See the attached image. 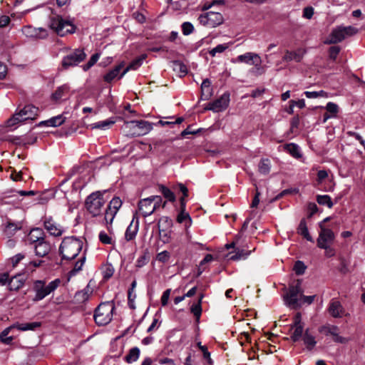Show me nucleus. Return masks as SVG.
Instances as JSON below:
<instances>
[{
  "label": "nucleus",
  "instance_id": "a18cd8bd",
  "mask_svg": "<svg viewBox=\"0 0 365 365\" xmlns=\"http://www.w3.org/2000/svg\"><path fill=\"white\" fill-rule=\"evenodd\" d=\"M202 296L200 298L197 304H194L191 307V312L196 317L197 320H199L201 313H202V307H201V300Z\"/></svg>",
  "mask_w": 365,
  "mask_h": 365
},
{
  "label": "nucleus",
  "instance_id": "72a5a7b5",
  "mask_svg": "<svg viewBox=\"0 0 365 365\" xmlns=\"http://www.w3.org/2000/svg\"><path fill=\"white\" fill-rule=\"evenodd\" d=\"M21 224L20 222H9L5 227L4 232L8 236H12L17 230L21 229Z\"/></svg>",
  "mask_w": 365,
  "mask_h": 365
},
{
  "label": "nucleus",
  "instance_id": "8fccbe9b",
  "mask_svg": "<svg viewBox=\"0 0 365 365\" xmlns=\"http://www.w3.org/2000/svg\"><path fill=\"white\" fill-rule=\"evenodd\" d=\"M99 58H100L99 53H94L91 57V58L89 59L88 63L86 64L83 65V70L87 71L89 68H91L98 61Z\"/></svg>",
  "mask_w": 365,
  "mask_h": 365
},
{
  "label": "nucleus",
  "instance_id": "0e129e2a",
  "mask_svg": "<svg viewBox=\"0 0 365 365\" xmlns=\"http://www.w3.org/2000/svg\"><path fill=\"white\" fill-rule=\"evenodd\" d=\"M314 298H315V295H312V296H304V295L302 294V298H301V301L299 302L300 305H301L302 304H311L314 302Z\"/></svg>",
  "mask_w": 365,
  "mask_h": 365
},
{
  "label": "nucleus",
  "instance_id": "c756f323",
  "mask_svg": "<svg viewBox=\"0 0 365 365\" xmlns=\"http://www.w3.org/2000/svg\"><path fill=\"white\" fill-rule=\"evenodd\" d=\"M14 327L20 331H28V330H35L36 329L40 327L41 326V323L39 322H34L31 323H24L19 324L16 323L14 324Z\"/></svg>",
  "mask_w": 365,
  "mask_h": 365
},
{
  "label": "nucleus",
  "instance_id": "ddd939ff",
  "mask_svg": "<svg viewBox=\"0 0 365 365\" xmlns=\"http://www.w3.org/2000/svg\"><path fill=\"white\" fill-rule=\"evenodd\" d=\"M43 226L46 231L53 236L59 237L63 235L64 227L56 222L51 216H45L43 219Z\"/></svg>",
  "mask_w": 365,
  "mask_h": 365
},
{
  "label": "nucleus",
  "instance_id": "cd10ccee",
  "mask_svg": "<svg viewBox=\"0 0 365 365\" xmlns=\"http://www.w3.org/2000/svg\"><path fill=\"white\" fill-rule=\"evenodd\" d=\"M297 233L304 237L309 242H313V238L309 235L307 222L304 219H302L297 228Z\"/></svg>",
  "mask_w": 365,
  "mask_h": 365
},
{
  "label": "nucleus",
  "instance_id": "6ab92c4d",
  "mask_svg": "<svg viewBox=\"0 0 365 365\" xmlns=\"http://www.w3.org/2000/svg\"><path fill=\"white\" fill-rule=\"evenodd\" d=\"M44 240V232L41 228H34L29 233L26 241L29 244H37Z\"/></svg>",
  "mask_w": 365,
  "mask_h": 365
},
{
  "label": "nucleus",
  "instance_id": "e2e57ef3",
  "mask_svg": "<svg viewBox=\"0 0 365 365\" xmlns=\"http://www.w3.org/2000/svg\"><path fill=\"white\" fill-rule=\"evenodd\" d=\"M24 257V255L19 253L11 258V262L13 267H16Z\"/></svg>",
  "mask_w": 365,
  "mask_h": 365
},
{
  "label": "nucleus",
  "instance_id": "4be33fe9",
  "mask_svg": "<svg viewBox=\"0 0 365 365\" xmlns=\"http://www.w3.org/2000/svg\"><path fill=\"white\" fill-rule=\"evenodd\" d=\"M66 118L63 115H58L48 120L41 121L38 126L58 127L65 122Z\"/></svg>",
  "mask_w": 365,
  "mask_h": 365
},
{
  "label": "nucleus",
  "instance_id": "393cba45",
  "mask_svg": "<svg viewBox=\"0 0 365 365\" xmlns=\"http://www.w3.org/2000/svg\"><path fill=\"white\" fill-rule=\"evenodd\" d=\"M34 249L37 256L44 257L50 252L51 247L47 242L43 240L35 244Z\"/></svg>",
  "mask_w": 365,
  "mask_h": 365
},
{
  "label": "nucleus",
  "instance_id": "de8ad7c7",
  "mask_svg": "<svg viewBox=\"0 0 365 365\" xmlns=\"http://www.w3.org/2000/svg\"><path fill=\"white\" fill-rule=\"evenodd\" d=\"M23 34L29 38H36L38 36V31L35 28L30 26H24L22 29Z\"/></svg>",
  "mask_w": 365,
  "mask_h": 365
},
{
  "label": "nucleus",
  "instance_id": "a19ab883",
  "mask_svg": "<svg viewBox=\"0 0 365 365\" xmlns=\"http://www.w3.org/2000/svg\"><path fill=\"white\" fill-rule=\"evenodd\" d=\"M317 201L319 205H326L329 208H331L334 205L331 198L327 195H318L317 197Z\"/></svg>",
  "mask_w": 365,
  "mask_h": 365
},
{
  "label": "nucleus",
  "instance_id": "a211bd4d",
  "mask_svg": "<svg viewBox=\"0 0 365 365\" xmlns=\"http://www.w3.org/2000/svg\"><path fill=\"white\" fill-rule=\"evenodd\" d=\"M327 310L334 318H341L346 314L345 309L341 302L335 299L330 301Z\"/></svg>",
  "mask_w": 365,
  "mask_h": 365
},
{
  "label": "nucleus",
  "instance_id": "4d7b16f0",
  "mask_svg": "<svg viewBox=\"0 0 365 365\" xmlns=\"http://www.w3.org/2000/svg\"><path fill=\"white\" fill-rule=\"evenodd\" d=\"M85 257H82L79 261L76 262L73 269L70 272L71 275H75L78 271L81 270L84 264Z\"/></svg>",
  "mask_w": 365,
  "mask_h": 365
},
{
  "label": "nucleus",
  "instance_id": "4468645a",
  "mask_svg": "<svg viewBox=\"0 0 365 365\" xmlns=\"http://www.w3.org/2000/svg\"><path fill=\"white\" fill-rule=\"evenodd\" d=\"M335 239V235L331 229H328L320 225V231L317 242L319 248H326L327 245H331Z\"/></svg>",
  "mask_w": 365,
  "mask_h": 365
},
{
  "label": "nucleus",
  "instance_id": "20e7f679",
  "mask_svg": "<svg viewBox=\"0 0 365 365\" xmlns=\"http://www.w3.org/2000/svg\"><path fill=\"white\" fill-rule=\"evenodd\" d=\"M50 27L61 36H64L68 34H73L76 31V26L71 21L63 19L58 15L51 17Z\"/></svg>",
  "mask_w": 365,
  "mask_h": 365
},
{
  "label": "nucleus",
  "instance_id": "f3484780",
  "mask_svg": "<svg viewBox=\"0 0 365 365\" xmlns=\"http://www.w3.org/2000/svg\"><path fill=\"white\" fill-rule=\"evenodd\" d=\"M171 221L168 217H164L160 219L158 222L159 237L163 243H168L170 240V232L167 230L170 227Z\"/></svg>",
  "mask_w": 365,
  "mask_h": 365
},
{
  "label": "nucleus",
  "instance_id": "c85d7f7f",
  "mask_svg": "<svg viewBox=\"0 0 365 365\" xmlns=\"http://www.w3.org/2000/svg\"><path fill=\"white\" fill-rule=\"evenodd\" d=\"M145 58V56H141L140 57L133 60L121 73L119 76V78H121L128 71L130 70H136L142 64L143 61Z\"/></svg>",
  "mask_w": 365,
  "mask_h": 365
},
{
  "label": "nucleus",
  "instance_id": "f8f14e48",
  "mask_svg": "<svg viewBox=\"0 0 365 365\" xmlns=\"http://www.w3.org/2000/svg\"><path fill=\"white\" fill-rule=\"evenodd\" d=\"M122 206L121 200L118 197H113L109 202L108 207L105 210L104 212V218L103 220L105 222L108 224H112L115 216L118 212L119 209Z\"/></svg>",
  "mask_w": 365,
  "mask_h": 365
},
{
  "label": "nucleus",
  "instance_id": "ea45409f",
  "mask_svg": "<svg viewBox=\"0 0 365 365\" xmlns=\"http://www.w3.org/2000/svg\"><path fill=\"white\" fill-rule=\"evenodd\" d=\"M24 285V282L19 279V277H12L9 282V287L10 290H18Z\"/></svg>",
  "mask_w": 365,
  "mask_h": 365
},
{
  "label": "nucleus",
  "instance_id": "864d4df0",
  "mask_svg": "<svg viewBox=\"0 0 365 365\" xmlns=\"http://www.w3.org/2000/svg\"><path fill=\"white\" fill-rule=\"evenodd\" d=\"M306 266L302 261H297L294 265V271L298 275L304 274Z\"/></svg>",
  "mask_w": 365,
  "mask_h": 365
},
{
  "label": "nucleus",
  "instance_id": "13d9d810",
  "mask_svg": "<svg viewBox=\"0 0 365 365\" xmlns=\"http://www.w3.org/2000/svg\"><path fill=\"white\" fill-rule=\"evenodd\" d=\"M100 241L105 245H110L112 243L111 237L105 232H101L99 234Z\"/></svg>",
  "mask_w": 365,
  "mask_h": 365
},
{
  "label": "nucleus",
  "instance_id": "7ed1b4c3",
  "mask_svg": "<svg viewBox=\"0 0 365 365\" xmlns=\"http://www.w3.org/2000/svg\"><path fill=\"white\" fill-rule=\"evenodd\" d=\"M106 200L103 197V193L101 191H96L89 195L85 202V206L87 211L93 216L98 217L103 214Z\"/></svg>",
  "mask_w": 365,
  "mask_h": 365
},
{
  "label": "nucleus",
  "instance_id": "052dcab7",
  "mask_svg": "<svg viewBox=\"0 0 365 365\" xmlns=\"http://www.w3.org/2000/svg\"><path fill=\"white\" fill-rule=\"evenodd\" d=\"M329 176V173L327 170H321L317 173V181L318 184L322 183V182Z\"/></svg>",
  "mask_w": 365,
  "mask_h": 365
},
{
  "label": "nucleus",
  "instance_id": "79ce46f5",
  "mask_svg": "<svg viewBox=\"0 0 365 365\" xmlns=\"http://www.w3.org/2000/svg\"><path fill=\"white\" fill-rule=\"evenodd\" d=\"M292 329L293 330V333L291 336L292 339L294 341H297L299 340V339L301 338L302 333H303L304 326L303 325H294Z\"/></svg>",
  "mask_w": 365,
  "mask_h": 365
},
{
  "label": "nucleus",
  "instance_id": "49530a36",
  "mask_svg": "<svg viewBox=\"0 0 365 365\" xmlns=\"http://www.w3.org/2000/svg\"><path fill=\"white\" fill-rule=\"evenodd\" d=\"M178 222L180 223L185 222V226L190 225L191 219L189 215L185 212V210L181 208V212L178 215Z\"/></svg>",
  "mask_w": 365,
  "mask_h": 365
},
{
  "label": "nucleus",
  "instance_id": "b1692460",
  "mask_svg": "<svg viewBox=\"0 0 365 365\" xmlns=\"http://www.w3.org/2000/svg\"><path fill=\"white\" fill-rule=\"evenodd\" d=\"M255 250V247H253L250 250H245L242 248H240L239 247L235 248V254L232 255L230 257V259L231 260L237 261L241 259H245L248 257V256L251 254L252 251Z\"/></svg>",
  "mask_w": 365,
  "mask_h": 365
},
{
  "label": "nucleus",
  "instance_id": "f03ea898",
  "mask_svg": "<svg viewBox=\"0 0 365 365\" xmlns=\"http://www.w3.org/2000/svg\"><path fill=\"white\" fill-rule=\"evenodd\" d=\"M61 284V280L58 278L50 282L48 284L45 280H36L34 282L33 289L35 292L34 300L41 301L53 293Z\"/></svg>",
  "mask_w": 365,
  "mask_h": 365
},
{
  "label": "nucleus",
  "instance_id": "2f4dec72",
  "mask_svg": "<svg viewBox=\"0 0 365 365\" xmlns=\"http://www.w3.org/2000/svg\"><path fill=\"white\" fill-rule=\"evenodd\" d=\"M115 123V120L113 118H109L93 123L91 125V127L92 129L106 130L110 128Z\"/></svg>",
  "mask_w": 365,
  "mask_h": 365
},
{
  "label": "nucleus",
  "instance_id": "f704fd0d",
  "mask_svg": "<svg viewBox=\"0 0 365 365\" xmlns=\"http://www.w3.org/2000/svg\"><path fill=\"white\" fill-rule=\"evenodd\" d=\"M202 96L205 97V99H207L212 93L211 82L209 79H205L201 84Z\"/></svg>",
  "mask_w": 365,
  "mask_h": 365
},
{
  "label": "nucleus",
  "instance_id": "bf43d9fd",
  "mask_svg": "<svg viewBox=\"0 0 365 365\" xmlns=\"http://www.w3.org/2000/svg\"><path fill=\"white\" fill-rule=\"evenodd\" d=\"M339 52H340L339 46H334L330 47L329 51L330 58H331L332 60H336Z\"/></svg>",
  "mask_w": 365,
  "mask_h": 365
},
{
  "label": "nucleus",
  "instance_id": "69168bd1",
  "mask_svg": "<svg viewBox=\"0 0 365 365\" xmlns=\"http://www.w3.org/2000/svg\"><path fill=\"white\" fill-rule=\"evenodd\" d=\"M160 324V322H159L158 318L156 317V316L154 317L152 324L150 325V327L148 328L147 331L151 332L154 329H156L159 327Z\"/></svg>",
  "mask_w": 365,
  "mask_h": 365
},
{
  "label": "nucleus",
  "instance_id": "680f3d73",
  "mask_svg": "<svg viewBox=\"0 0 365 365\" xmlns=\"http://www.w3.org/2000/svg\"><path fill=\"white\" fill-rule=\"evenodd\" d=\"M290 109L292 110L294 106H297L299 108H304L305 107V101L304 99H299L298 101L292 100L289 101Z\"/></svg>",
  "mask_w": 365,
  "mask_h": 365
},
{
  "label": "nucleus",
  "instance_id": "c03bdc74",
  "mask_svg": "<svg viewBox=\"0 0 365 365\" xmlns=\"http://www.w3.org/2000/svg\"><path fill=\"white\" fill-rule=\"evenodd\" d=\"M160 191L163 195V196L169 201L174 202L175 200V197L174 193L167 187L164 185L160 186Z\"/></svg>",
  "mask_w": 365,
  "mask_h": 365
},
{
  "label": "nucleus",
  "instance_id": "bb28decb",
  "mask_svg": "<svg viewBox=\"0 0 365 365\" xmlns=\"http://www.w3.org/2000/svg\"><path fill=\"white\" fill-rule=\"evenodd\" d=\"M138 231V222L137 221L135 224L133 220L130 222L129 226L127 227L125 232V238L127 241H131L134 240Z\"/></svg>",
  "mask_w": 365,
  "mask_h": 365
},
{
  "label": "nucleus",
  "instance_id": "0eeeda50",
  "mask_svg": "<svg viewBox=\"0 0 365 365\" xmlns=\"http://www.w3.org/2000/svg\"><path fill=\"white\" fill-rule=\"evenodd\" d=\"M38 113V108L33 105L25 106L19 113H15L12 118L7 121L8 126H14L19 122L26 120L35 119Z\"/></svg>",
  "mask_w": 365,
  "mask_h": 365
},
{
  "label": "nucleus",
  "instance_id": "338daca9",
  "mask_svg": "<svg viewBox=\"0 0 365 365\" xmlns=\"http://www.w3.org/2000/svg\"><path fill=\"white\" fill-rule=\"evenodd\" d=\"M170 294V289L165 290L161 297V304L163 306H166L168 304L169 297Z\"/></svg>",
  "mask_w": 365,
  "mask_h": 365
},
{
  "label": "nucleus",
  "instance_id": "c9c22d12",
  "mask_svg": "<svg viewBox=\"0 0 365 365\" xmlns=\"http://www.w3.org/2000/svg\"><path fill=\"white\" fill-rule=\"evenodd\" d=\"M140 356V349L138 347L132 348L128 354L125 356V359L126 362L133 363L136 361Z\"/></svg>",
  "mask_w": 365,
  "mask_h": 365
},
{
  "label": "nucleus",
  "instance_id": "473e14b6",
  "mask_svg": "<svg viewBox=\"0 0 365 365\" xmlns=\"http://www.w3.org/2000/svg\"><path fill=\"white\" fill-rule=\"evenodd\" d=\"M69 91V87L67 85L59 86L55 92L51 95V99L56 102L60 101L66 93Z\"/></svg>",
  "mask_w": 365,
  "mask_h": 365
},
{
  "label": "nucleus",
  "instance_id": "4c0bfd02",
  "mask_svg": "<svg viewBox=\"0 0 365 365\" xmlns=\"http://www.w3.org/2000/svg\"><path fill=\"white\" fill-rule=\"evenodd\" d=\"M15 328L14 324L6 328L1 334H0V339L1 341L6 344H10L13 341L14 338L12 336H8L10 331Z\"/></svg>",
  "mask_w": 365,
  "mask_h": 365
},
{
  "label": "nucleus",
  "instance_id": "09e8293b",
  "mask_svg": "<svg viewBox=\"0 0 365 365\" xmlns=\"http://www.w3.org/2000/svg\"><path fill=\"white\" fill-rule=\"evenodd\" d=\"M180 190L182 193V197L180 198V207L182 210H185V198L187 197L188 195V190L187 188L184 185L180 184Z\"/></svg>",
  "mask_w": 365,
  "mask_h": 365
},
{
  "label": "nucleus",
  "instance_id": "412c9836",
  "mask_svg": "<svg viewBox=\"0 0 365 365\" xmlns=\"http://www.w3.org/2000/svg\"><path fill=\"white\" fill-rule=\"evenodd\" d=\"M130 123L134 125L135 128L139 129V131L137 133L138 135H145L153 128L152 124L145 120H132Z\"/></svg>",
  "mask_w": 365,
  "mask_h": 365
},
{
  "label": "nucleus",
  "instance_id": "9b49d317",
  "mask_svg": "<svg viewBox=\"0 0 365 365\" xmlns=\"http://www.w3.org/2000/svg\"><path fill=\"white\" fill-rule=\"evenodd\" d=\"M86 57V54L82 49H75L73 51L64 56L62 60V66L67 68L71 66H77Z\"/></svg>",
  "mask_w": 365,
  "mask_h": 365
},
{
  "label": "nucleus",
  "instance_id": "3c124183",
  "mask_svg": "<svg viewBox=\"0 0 365 365\" xmlns=\"http://www.w3.org/2000/svg\"><path fill=\"white\" fill-rule=\"evenodd\" d=\"M228 48L227 44H219L212 50L210 51L209 53L212 56H215L216 53H223Z\"/></svg>",
  "mask_w": 365,
  "mask_h": 365
},
{
  "label": "nucleus",
  "instance_id": "dca6fc26",
  "mask_svg": "<svg viewBox=\"0 0 365 365\" xmlns=\"http://www.w3.org/2000/svg\"><path fill=\"white\" fill-rule=\"evenodd\" d=\"M319 331L326 336H333V340L337 343H346L347 340L339 336V329L336 325L325 324L319 327Z\"/></svg>",
  "mask_w": 365,
  "mask_h": 365
},
{
  "label": "nucleus",
  "instance_id": "603ef678",
  "mask_svg": "<svg viewBox=\"0 0 365 365\" xmlns=\"http://www.w3.org/2000/svg\"><path fill=\"white\" fill-rule=\"evenodd\" d=\"M326 109L328 113H330L331 116L335 117L339 111V106L332 102H329L326 106Z\"/></svg>",
  "mask_w": 365,
  "mask_h": 365
},
{
  "label": "nucleus",
  "instance_id": "aec40b11",
  "mask_svg": "<svg viewBox=\"0 0 365 365\" xmlns=\"http://www.w3.org/2000/svg\"><path fill=\"white\" fill-rule=\"evenodd\" d=\"M260 58V56L255 53L247 52L240 55L233 62L245 63L249 65L255 64V62Z\"/></svg>",
  "mask_w": 365,
  "mask_h": 365
},
{
  "label": "nucleus",
  "instance_id": "39448f33",
  "mask_svg": "<svg viewBox=\"0 0 365 365\" xmlns=\"http://www.w3.org/2000/svg\"><path fill=\"white\" fill-rule=\"evenodd\" d=\"M165 202L162 204V198L158 195H153L144 198L138 202V211L143 217L152 215L160 207H164Z\"/></svg>",
  "mask_w": 365,
  "mask_h": 365
},
{
  "label": "nucleus",
  "instance_id": "e433bc0d",
  "mask_svg": "<svg viewBox=\"0 0 365 365\" xmlns=\"http://www.w3.org/2000/svg\"><path fill=\"white\" fill-rule=\"evenodd\" d=\"M261 58L258 59L255 64H253L254 68L250 70V73L255 76H261L265 73V68L261 66Z\"/></svg>",
  "mask_w": 365,
  "mask_h": 365
},
{
  "label": "nucleus",
  "instance_id": "5701e85b",
  "mask_svg": "<svg viewBox=\"0 0 365 365\" xmlns=\"http://www.w3.org/2000/svg\"><path fill=\"white\" fill-rule=\"evenodd\" d=\"M304 53V51L302 49H298L294 51H287L283 57V60L287 62L292 61L300 62L303 58Z\"/></svg>",
  "mask_w": 365,
  "mask_h": 365
},
{
  "label": "nucleus",
  "instance_id": "6e6d98bb",
  "mask_svg": "<svg viewBox=\"0 0 365 365\" xmlns=\"http://www.w3.org/2000/svg\"><path fill=\"white\" fill-rule=\"evenodd\" d=\"M194 27L190 22H184L182 24V31L184 35H189L192 33Z\"/></svg>",
  "mask_w": 365,
  "mask_h": 365
},
{
  "label": "nucleus",
  "instance_id": "2eb2a0df",
  "mask_svg": "<svg viewBox=\"0 0 365 365\" xmlns=\"http://www.w3.org/2000/svg\"><path fill=\"white\" fill-rule=\"evenodd\" d=\"M229 103L230 94L225 93L222 94L219 98L209 103L205 109L212 110L215 113L221 112L227 108Z\"/></svg>",
  "mask_w": 365,
  "mask_h": 365
},
{
  "label": "nucleus",
  "instance_id": "1a4fd4ad",
  "mask_svg": "<svg viewBox=\"0 0 365 365\" xmlns=\"http://www.w3.org/2000/svg\"><path fill=\"white\" fill-rule=\"evenodd\" d=\"M302 293V281L298 279L295 284L289 286L288 292L284 296L286 304L293 307L300 306L299 302L301 301Z\"/></svg>",
  "mask_w": 365,
  "mask_h": 365
},
{
  "label": "nucleus",
  "instance_id": "58836bf2",
  "mask_svg": "<svg viewBox=\"0 0 365 365\" xmlns=\"http://www.w3.org/2000/svg\"><path fill=\"white\" fill-rule=\"evenodd\" d=\"M303 341L307 348L309 350H312L317 344L315 338L312 335L309 334L307 331H306L303 336Z\"/></svg>",
  "mask_w": 365,
  "mask_h": 365
},
{
  "label": "nucleus",
  "instance_id": "7c9ffc66",
  "mask_svg": "<svg viewBox=\"0 0 365 365\" xmlns=\"http://www.w3.org/2000/svg\"><path fill=\"white\" fill-rule=\"evenodd\" d=\"M284 149L294 158L299 159L302 157L299 147L295 143L285 145Z\"/></svg>",
  "mask_w": 365,
  "mask_h": 365
},
{
  "label": "nucleus",
  "instance_id": "9d476101",
  "mask_svg": "<svg viewBox=\"0 0 365 365\" xmlns=\"http://www.w3.org/2000/svg\"><path fill=\"white\" fill-rule=\"evenodd\" d=\"M200 23L205 26L214 28L223 22L222 15L219 12L209 11L201 14L199 18Z\"/></svg>",
  "mask_w": 365,
  "mask_h": 365
},
{
  "label": "nucleus",
  "instance_id": "5fc2aeb1",
  "mask_svg": "<svg viewBox=\"0 0 365 365\" xmlns=\"http://www.w3.org/2000/svg\"><path fill=\"white\" fill-rule=\"evenodd\" d=\"M170 257V254L169 252L168 251H163L160 253H158L156 256V259L158 261V262H166L169 260Z\"/></svg>",
  "mask_w": 365,
  "mask_h": 365
},
{
  "label": "nucleus",
  "instance_id": "6e6552de",
  "mask_svg": "<svg viewBox=\"0 0 365 365\" xmlns=\"http://www.w3.org/2000/svg\"><path fill=\"white\" fill-rule=\"evenodd\" d=\"M357 32L358 29L351 26H338L332 30L326 43L329 44L339 43L346 38L354 36Z\"/></svg>",
  "mask_w": 365,
  "mask_h": 365
},
{
  "label": "nucleus",
  "instance_id": "a878e982",
  "mask_svg": "<svg viewBox=\"0 0 365 365\" xmlns=\"http://www.w3.org/2000/svg\"><path fill=\"white\" fill-rule=\"evenodd\" d=\"M125 66V63L123 61L120 62L118 65H117L113 69L110 70L103 77L104 81L107 83L111 82L113 79H115L117 76H118L120 71Z\"/></svg>",
  "mask_w": 365,
  "mask_h": 365
},
{
  "label": "nucleus",
  "instance_id": "423d86ee",
  "mask_svg": "<svg viewBox=\"0 0 365 365\" xmlns=\"http://www.w3.org/2000/svg\"><path fill=\"white\" fill-rule=\"evenodd\" d=\"M113 309V305L109 302L100 304L95 310L93 316L95 322L98 326L108 324L112 320Z\"/></svg>",
  "mask_w": 365,
  "mask_h": 365
},
{
  "label": "nucleus",
  "instance_id": "37998d69",
  "mask_svg": "<svg viewBox=\"0 0 365 365\" xmlns=\"http://www.w3.org/2000/svg\"><path fill=\"white\" fill-rule=\"evenodd\" d=\"M270 170V162L268 159H262L259 163V171L263 175H267Z\"/></svg>",
  "mask_w": 365,
  "mask_h": 365
},
{
  "label": "nucleus",
  "instance_id": "774afa93",
  "mask_svg": "<svg viewBox=\"0 0 365 365\" xmlns=\"http://www.w3.org/2000/svg\"><path fill=\"white\" fill-rule=\"evenodd\" d=\"M314 14V9L312 7H306L303 11V16L310 19Z\"/></svg>",
  "mask_w": 365,
  "mask_h": 365
},
{
  "label": "nucleus",
  "instance_id": "f257e3e1",
  "mask_svg": "<svg viewBox=\"0 0 365 365\" xmlns=\"http://www.w3.org/2000/svg\"><path fill=\"white\" fill-rule=\"evenodd\" d=\"M83 247V242L75 237H65L60 246L59 250L63 259L71 260L80 252Z\"/></svg>",
  "mask_w": 365,
  "mask_h": 365
}]
</instances>
